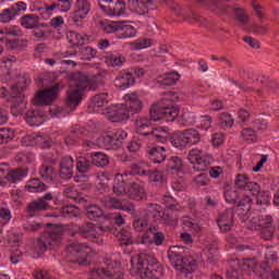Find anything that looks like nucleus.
Wrapping results in <instances>:
<instances>
[{
  "label": "nucleus",
  "mask_w": 279,
  "mask_h": 279,
  "mask_svg": "<svg viewBox=\"0 0 279 279\" xmlns=\"http://www.w3.org/2000/svg\"><path fill=\"white\" fill-rule=\"evenodd\" d=\"M180 114V109L170 108L162 105V102H156L150 107L149 117H140L135 121L136 132L140 136L144 138H149V141H156V143H167L169 141V129L168 128H156L151 131H145L147 128H151V123L156 121H165L166 123H173Z\"/></svg>",
  "instance_id": "nucleus-1"
},
{
  "label": "nucleus",
  "mask_w": 279,
  "mask_h": 279,
  "mask_svg": "<svg viewBox=\"0 0 279 279\" xmlns=\"http://www.w3.org/2000/svg\"><path fill=\"white\" fill-rule=\"evenodd\" d=\"M131 267L136 274L140 271L143 278L148 279H160L165 274L156 257L147 253H141L131 258Z\"/></svg>",
  "instance_id": "nucleus-2"
},
{
  "label": "nucleus",
  "mask_w": 279,
  "mask_h": 279,
  "mask_svg": "<svg viewBox=\"0 0 279 279\" xmlns=\"http://www.w3.org/2000/svg\"><path fill=\"white\" fill-rule=\"evenodd\" d=\"M69 80L70 89L68 90L66 107L73 111L76 106H80L82 95L86 90V75L82 72H76L71 74Z\"/></svg>",
  "instance_id": "nucleus-3"
},
{
  "label": "nucleus",
  "mask_w": 279,
  "mask_h": 279,
  "mask_svg": "<svg viewBox=\"0 0 279 279\" xmlns=\"http://www.w3.org/2000/svg\"><path fill=\"white\" fill-rule=\"evenodd\" d=\"M184 248L180 246H171L168 250V258L172 263V267L181 274H193L197 269V262L193 257L186 258L182 254Z\"/></svg>",
  "instance_id": "nucleus-4"
},
{
  "label": "nucleus",
  "mask_w": 279,
  "mask_h": 279,
  "mask_svg": "<svg viewBox=\"0 0 279 279\" xmlns=\"http://www.w3.org/2000/svg\"><path fill=\"white\" fill-rule=\"evenodd\" d=\"M62 228L53 226L51 229L44 232V234L38 238L33 246V254L37 257L43 256L49 247H56L62 239Z\"/></svg>",
  "instance_id": "nucleus-5"
},
{
  "label": "nucleus",
  "mask_w": 279,
  "mask_h": 279,
  "mask_svg": "<svg viewBox=\"0 0 279 279\" xmlns=\"http://www.w3.org/2000/svg\"><path fill=\"white\" fill-rule=\"evenodd\" d=\"M187 160L191 162V165H194L192 169L196 172L208 171L213 162H215L213 156L204 154V151L199 148H193L190 150Z\"/></svg>",
  "instance_id": "nucleus-6"
},
{
  "label": "nucleus",
  "mask_w": 279,
  "mask_h": 279,
  "mask_svg": "<svg viewBox=\"0 0 279 279\" xmlns=\"http://www.w3.org/2000/svg\"><path fill=\"white\" fill-rule=\"evenodd\" d=\"M66 262L72 265H84L88 260V247L77 242L70 243L66 248Z\"/></svg>",
  "instance_id": "nucleus-7"
},
{
  "label": "nucleus",
  "mask_w": 279,
  "mask_h": 279,
  "mask_svg": "<svg viewBox=\"0 0 279 279\" xmlns=\"http://www.w3.org/2000/svg\"><path fill=\"white\" fill-rule=\"evenodd\" d=\"M124 101L125 104H121V106L124 109V113L128 114V119L134 117V114H138L143 110V101L137 93L124 95Z\"/></svg>",
  "instance_id": "nucleus-8"
},
{
  "label": "nucleus",
  "mask_w": 279,
  "mask_h": 279,
  "mask_svg": "<svg viewBox=\"0 0 279 279\" xmlns=\"http://www.w3.org/2000/svg\"><path fill=\"white\" fill-rule=\"evenodd\" d=\"M60 90H62V84L60 83H54L48 89L41 90L35 97V106H49L50 104H53V99L58 97Z\"/></svg>",
  "instance_id": "nucleus-9"
},
{
  "label": "nucleus",
  "mask_w": 279,
  "mask_h": 279,
  "mask_svg": "<svg viewBox=\"0 0 279 279\" xmlns=\"http://www.w3.org/2000/svg\"><path fill=\"white\" fill-rule=\"evenodd\" d=\"M131 175H143L144 178H148L149 182H154L155 184H162L165 182V178L162 177V172L158 170H149L145 169L138 165H133L130 168Z\"/></svg>",
  "instance_id": "nucleus-10"
},
{
  "label": "nucleus",
  "mask_w": 279,
  "mask_h": 279,
  "mask_svg": "<svg viewBox=\"0 0 279 279\" xmlns=\"http://www.w3.org/2000/svg\"><path fill=\"white\" fill-rule=\"evenodd\" d=\"M128 138V133L123 130H119L109 135H105L100 138L104 147L107 149H119L123 145V141Z\"/></svg>",
  "instance_id": "nucleus-11"
},
{
  "label": "nucleus",
  "mask_w": 279,
  "mask_h": 279,
  "mask_svg": "<svg viewBox=\"0 0 279 279\" xmlns=\"http://www.w3.org/2000/svg\"><path fill=\"white\" fill-rule=\"evenodd\" d=\"M274 263H278V251H276L274 246H267L265 252V262L260 266L265 274L260 275V278L269 277V274H271V267H274Z\"/></svg>",
  "instance_id": "nucleus-12"
},
{
  "label": "nucleus",
  "mask_w": 279,
  "mask_h": 279,
  "mask_svg": "<svg viewBox=\"0 0 279 279\" xmlns=\"http://www.w3.org/2000/svg\"><path fill=\"white\" fill-rule=\"evenodd\" d=\"M217 223L218 228L222 232H230L232 230V227L234 226V209L228 208L226 211L220 214Z\"/></svg>",
  "instance_id": "nucleus-13"
},
{
  "label": "nucleus",
  "mask_w": 279,
  "mask_h": 279,
  "mask_svg": "<svg viewBox=\"0 0 279 279\" xmlns=\"http://www.w3.org/2000/svg\"><path fill=\"white\" fill-rule=\"evenodd\" d=\"M136 174H131L130 170L129 173L121 175V179H117L113 184V193L116 195H126L128 189H130L132 184V178Z\"/></svg>",
  "instance_id": "nucleus-14"
},
{
  "label": "nucleus",
  "mask_w": 279,
  "mask_h": 279,
  "mask_svg": "<svg viewBox=\"0 0 279 279\" xmlns=\"http://www.w3.org/2000/svg\"><path fill=\"white\" fill-rule=\"evenodd\" d=\"M247 189H250V192L254 197H256V204L257 206H267L269 205V191H262L260 185L258 183H250L247 185Z\"/></svg>",
  "instance_id": "nucleus-15"
},
{
  "label": "nucleus",
  "mask_w": 279,
  "mask_h": 279,
  "mask_svg": "<svg viewBox=\"0 0 279 279\" xmlns=\"http://www.w3.org/2000/svg\"><path fill=\"white\" fill-rule=\"evenodd\" d=\"M106 119L112 123H119L121 121H128V113L122 105L110 107L106 111Z\"/></svg>",
  "instance_id": "nucleus-16"
},
{
  "label": "nucleus",
  "mask_w": 279,
  "mask_h": 279,
  "mask_svg": "<svg viewBox=\"0 0 279 279\" xmlns=\"http://www.w3.org/2000/svg\"><path fill=\"white\" fill-rule=\"evenodd\" d=\"M29 84H32V77L29 76V74H20L16 77V83L11 86L13 97L19 98V95H21V93L25 90L29 86Z\"/></svg>",
  "instance_id": "nucleus-17"
},
{
  "label": "nucleus",
  "mask_w": 279,
  "mask_h": 279,
  "mask_svg": "<svg viewBox=\"0 0 279 279\" xmlns=\"http://www.w3.org/2000/svg\"><path fill=\"white\" fill-rule=\"evenodd\" d=\"M75 169V160L73 157H63L60 161V175L63 180H71Z\"/></svg>",
  "instance_id": "nucleus-18"
},
{
  "label": "nucleus",
  "mask_w": 279,
  "mask_h": 279,
  "mask_svg": "<svg viewBox=\"0 0 279 279\" xmlns=\"http://www.w3.org/2000/svg\"><path fill=\"white\" fill-rule=\"evenodd\" d=\"M254 204V199L250 196H243L238 203V213H240L242 221H246L250 219V210H252V206Z\"/></svg>",
  "instance_id": "nucleus-19"
},
{
  "label": "nucleus",
  "mask_w": 279,
  "mask_h": 279,
  "mask_svg": "<svg viewBox=\"0 0 279 279\" xmlns=\"http://www.w3.org/2000/svg\"><path fill=\"white\" fill-rule=\"evenodd\" d=\"M136 83V80L134 76H132V73L130 72H121L116 77L114 84L118 88H121V90H125V88H130V86H134Z\"/></svg>",
  "instance_id": "nucleus-20"
},
{
  "label": "nucleus",
  "mask_w": 279,
  "mask_h": 279,
  "mask_svg": "<svg viewBox=\"0 0 279 279\" xmlns=\"http://www.w3.org/2000/svg\"><path fill=\"white\" fill-rule=\"evenodd\" d=\"M125 1L116 0L111 5L102 7L105 14L108 16H121V14H125Z\"/></svg>",
  "instance_id": "nucleus-21"
},
{
  "label": "nucleus",
  "mask_w": 279,
  "mask_h": 279,
  "mask_svg": "<svg viewBox=\"0 0 279 279\" xmlns=\"http://www.w3.org/2000/svg\"><path fill=\"white\" fill-rule=\"evenodd\" d=\"M49 208H51L49 203L43 201V198H37L27 204L26 213H29L27 217H34V213H43L49 210Z\"/></svg>",
  "instance_id": "nucleus-22"
},
{
  "label": "nucleus",
  "mask_w": 279,
  "mask_h": 279,
  "mask_svg": "<svg viewBox=\"0 0 279 279\" xmlns=\"http://www.w3.org/2000/svg\"><path fill=\"white\" fill-rule=\"evenodd\" d=\"M147 154L149 160L154 162V165H160L161 162H165V159L167 158V150L162 146L149 148Z\"/></svg>",
  "instance_id": "nucleus-23"
},
{
  "label": "nucleus",
  "mask_w": 279,
  "mask_h": 279,
  "mask_svg": "<svg viewBox=\"0 0 279 279\" xmlns=\"http://www.w3.org/2000/svg\"><path fill=\"white\" fill-rule=\"evenodd\" d=\"M106 104H108V94H96L94 97L90 98V101L88 104V110L89 112H98L99 108H104Z\"/></svg>",
  "instance_id": "nucleus-24"
},
{
  "label": "nucleus",
  "mask_w": 279,
  "mask_h": 279,
  "mask_svg": "<svg viewBox=\"0 0 279 279\" xmlns=\"http://www.w3.org/2000/svg\"><path fill=\"white\" fill-rule=\"evenodd\" d=\"M45 113L40 111V109H29L26 112V122L29 123L31 126L43 125V118Z\"/></svg>",
  "instance_id": "nucleus-25"
},
{
  "label": "nucleus",
  "mask_w": 279,
  "mask_h": 279,
  "mask_svg": "<svg viewBox=\"0 0 279 279\" xmlns=\"http://www.w3.org/2000/svg\"><path fill=\"white\" fill-rule=\"evenodd\" d=\"M85 215L90 221H97V219H102V217H106L104 209L96 204L85 206Z\"/></svg>",
  "instance_id": "nucleus-26"
},
{
  "label": "nucleus",
  "mask_w": 279,
  "mask_h": 279,
  "mask_svg": "<svg viewBox=\"0 0 279 279\" xmlns=\"http://www.w3.org/2000/svg\"><path fill=\"white\" fill-rule=\"evenodd\" d=\"M49 186L41 182L40 179L34 178L28 180L27 184L25 185V191H28V193H45Z\"/></svg>",
  "instance_id": "nucleus-27"
},
{
  "label": "nucleus",
  "mask_w": 279,
  "mask_h": 279,
  "mask_svg": "<svg viewBox=\"0 0 279 279\" xmlns=\"http://www.w3.org/2000/svg\"><path fill=\"white\" fill-rule=\"evenodd\" d=\"M169 141L172 147H175L177 149H186V147H189V143L186 142V135H184V131H180L172 134Z\"/></svg>",
  "instance_id": "nucleus-28"
},
{
  "label": "nucleus",
  "mask_w": 279,
  "mask_h": 279,
  "mask_svg": "<svg viewBox=\"0 0 279 279\" xmlns=\"http://www.w3.org/2000/svg\"><path fill=\"white\" fill-rule=\"evenodd\" d=\"M129 197L135 202H141L145 199V187L132 179L131 191L129 192Z\"/></svg>",
  "instance_id": "nucleus-29"
},
{
  "label": "nucleus",
  "mask_w": 279,
  "mask_h": 279,
  "mask_svg": "<svg viewBox=\"0 0 279 279\" xmlns=\"http://www.w3.org/2000/svg\"><path fill=\"white\" fill-rule=\"evenodd\" d=\"M39 21L40 17L37 14H26L21 17L20 23L25 29H34L38 27Z\"/></svg>",
  "instance_id": "nucleus-30"
},
{
  "label": "nucleus",
  "mask_w": 279,
  "mask_h": 279,
  "mask_svg": "<svg viewBox=\"0 0 279 279\" xmlns=\"http://www.w3.org/2000/svg\"><path fill=\"white\" fill-rule=\"evenodd\" d=\"M229 12H234V19L238 21L240 27L250 23V15L245 9L230 7Z\"/></svg>",
  "instance_id": "nucleus-31"
},
{
  "label": "nucleus",
  "mask_w": 279,
  "mask_h": 279,
  "mask_svg": "<svg viewBox=\"0 0 279 279\" xmlns=\"http://www.w3.org/2000/svg\"><path fill=\"white\" fill-rule=\"evenodd\" d=\"M184 162L180 157H171L166 163L167 173H180L182 171Z\"/></svg>",
  "instance_id": "nucleus-32"
},
{
  "label": "nucleus",
  "mask_w": 279,
  "mask_h": 279,
  "mask_svg": "<svg viewBox=\"0 0 279 279\" xmlns=\"http://www.w3.org/2000/svg\"><path fill=\"white\" fill-rule=\"evenodd\" d=\"M93 274L98 276V278H111V279H123V272L121 270L119 271H112L108 270L106 268H96L93 270Z\"/></svg>",
  "instance_id": "nucleus-33"
},
{
  "label": "nucleus",
  "mask_w": 279,
  "mask_h": 279,
  "mask_svg": "<svg viewBox=\"0 0 279 279\" xmlns=\"http://www.w3.org/2000/svg\"><path fill=\"white\" fill-rule=\"evenodd\" d=\"M88 12H90V3L88 0H76V10L72 14L80 16V19H84L85 16H88Z\"/></svg>",
  "instance_id": "nucleus-34"
},
{
  "label": "nucleus",
  "mask_w": 279,
  "mask_h": 279,
  "mask_svg": "<svg viewBox=\"0 0 279 279\" xmlns=\"http://www.w3.org/2000/svg\"><path fill=\"white\" fill-rule=\"evenodd\" d=\"M92 163L95 167L104 169V167H108V165H110V158L106 153H94L92 154Z\"/></svg>",
  "instance_id": "nucleus-35"
},
{
  "label": "nucleus",
  "mask_w": 279,
  "mask_h": 279,
  "mask_svg": "<svg viewBox=\"0 0 279 279\" xmlns=\"http://www.w3.org/2000/svg\"><path fill=\"white\" fill-rule=\"evenodd\" d=\"M66 37H68L69 43L71 45H73L74 47H80V46L84 45L86 43V40H88V36L81 35L75 31H69Z\"/></svg>",
  "instance_id": "nucleus-36"
},
{
  "label": "nucleus",
  "mask_w": 279,
  "mask_h": 279,
  "mask_svg": "<svg viewBox=\"0 0 279 279\" xmlns=\"http://www.w3.org/2000/svg\"><path fill=\"white\" fill-rule=\"evenodd\" d=\"M259 82L264 90H266L268 95H274V93H279V84L276 81H271L267 76H262V78H259Z\"/></svg>",
  "instance_id": "nucleus-37"
},
{
  "label": "nucleus",
  "mask_w": 279,
  "mask_h": 279,
  "mask_svg": "<svg viewBox=\"0 0 279 279\" xmlns=\"http://www.w3.org/2000/svg\"><path fill=\"white\" fill-rule=\"evenodd\" d=\"M183 134L185 135V141L189 145H197L202 141V134L199 131L195 129H187L183 131Z\"/></svg>",
  "instance_id": "nucleus-38"
},
{
  "label": "nucleus",
  "mask_w": 279,
  "mask_h": 279,
  "mask_svg": "<svg viewBox=\"0 0 279 279\" xmlns=\"http://www.w3.org/2000/svg\"><path fill=\"white\" fill-rule=\"evenodd\" d=\"M60 216L63 219H73V217H80V207L75 205H66L60 208Z\"/></svg>",
  "instance_id": "nucleus-39"
},
{
  "label": "nucleus",
  "mask_w": 279,
  "mask_h": 279,
  "mask_svg": "<svg viewBox=\"0 0 279 279\" xmlns=\"http://www.w3.org/2000/svg\"><path fill=\"white\" fill-rule=\"evenodd\" d=\"M76 169L78 173H89L93 170V161L86 157H77Z\"/></svg>",
  "instance_id": "nucleus-40"
},
{
  "label": "nucleus",
  "mask_w": 279,
  "mask_h": 279,
  "mask_svg": "<svg viewBox=\"0 0 279 279\" xmlns=\"http://www.w3.org/2000/svg\"><path fill=\"white\" fill-rule=\"evenodd\" d=\"M120 32H122V34H119L118 38H134L137 34L135 27L130 24H125V22H121Z\"/></svg>",
  "instance_id": "nucleus-41"
},
{
  "label": "nucleus",
  "mask_w": 279,
  "mask_h": 279,
  "mask_svg": "<svg viewBox=\"0 0 279 279\" xmlns=\"http://www.w3.org/2000/svg\"><path fill=\"white\" fill-rule=\"evenodd\" d=\"M39 175L45 182H48V184H50V182H53V166H49L47 163L41 165L39 169Z\"/></svg>",
  "instance_id": "nucleus-42"
},
{
  "label": "nucleus",
  "mask_w": 279,
  "mask_h": 279,
  "mask_svg": "<svg viewBox=\"0 0 279 279\" xmlns=\"http://www.w3.org/2000/svg\"><path fill=\"white\" fill-rule=\"evenodd\" d=\"M37 145L44 150L56 149V143L48 135H38Z\"/></svg>",
  "instance_id": "nucleus-43"
},
{
  "label": "nucleus",
  "mask_w": 279,
  "mask_h": 279,
  "mask_svg": "<svg viewBox=\"0 0 279 279\" xmlns=\"http://www.w3.org/2000/svg\"><path fill=\"white\" fill-rule=\"evenodd\" d=\"M100 27L105 34H114L121 32V21L118 22H100Z\"/></svg>",
  "instance_id": "nucleus-44"
},
{
  "label": "nucleus",
  "mask_w": 279,
  "mask_h": 279,
  "mask_svg": "<svg viewBox=\"0 0 279 279\" xmlns=\"http://www.w3.org/2000/svg\"><path fill=\"white\" fill-rule=\"evenodd\" d=\"M118 239L120 241V245L134 244V238L132 236V231H130V229H122L118 234Z\"/></svg>",
  "instance_id": "nucleus-45"
},
{
  "label": "nucleus",
  "mask_w": 279,
  "mask_h": 279,
  "mask_svg": "<svg viewBox=\"0 0 279 279\" xmlns=\"http://www.w3.org/2000/svg\"><path fill=\"white\" fill-rule=\"evenodd\" d=\"M219 128L222 130H230L234 125V118L230 113H221L218 120Z\"/></svg>",
  "instance_id": "nucleus-46"
},
{
  "label": "nucleus",
  "mask_w": 279,
  "mask_h": 279,
  "mask_svg": "<svg viewBox=\"0 0 279 279\" xmlns=\"http://www.w3.org/2000/svg\"><path fill=\"white\" fill-rule=\"evenodd\" d=\"M78 232L85 239H95V225H93V222H86L78 228Z\"/></svg>",
  "instance_id": "nucleus-47"
},
{
  "label": "nucleus",
  "mask_w": 279,
  "mask_h": 279,
  "mask_svg": "<svg viewBox=\"0 0 279 279\" xmlns=\"http://www.w3.org/2000/svg\"><path fill=\"white\" fill-rule=\"evenodd\" d=\"M16 19V9L8 8L3 9L0 13V23H10Z\"/></svg>",
  "instance_id": "nucleus-48"
},
{
  "label": "nucleus",
  "mask_w": 279,
  "mask_h": 279,
  "mask_svg": "<svg viewBox=\"0 0 279 279\" xmlns=\"http://www.w3.org/2000/svg\"><path fill=\"white\" fill-rule=\"evenodd\" d=\"M180 81V74H178L177 72H172L169 74H166L165 77L159 81L160 86H173L175 84H178V82Z\"/></svg>",
  "instance_id": "nucleus-49"
},
{
  "label": "nucleus",
  "mask_w": 279,
  "mask_h": 279,
  "mask_svg": "<svg viewBox=\"0 0 279 279\" xmlns=\"http://www.w3.org/2000/svg\"><path fill=\"white\" fill-rule=\"evenodd\" d=\"M250 184H257L256 182H250V177L247 174H236L235 185L238 189H244V191H250L247 186Z\"/></svg>",
  "instance_id": "nucleus-50"
},
{
  "label": "nucleus",
  "mask_w": 279,
  "mask_h": 279,
  "mask_svg": "<svg viewBox=\"0 0 279 279\" xmlns=\"http://www.w3.org/2000/svg\"><path fill=\"white\" fill-rule=\"evenodd\" d=\"M156 0H146L140 1L136 13L137 14H148L150 10H156V4H154Z\"/></svg>",
  "instance_id": "nucleus-51"
},
{
  "label": "nucleus",
  "mask_w": 279,
  "mask_h": 279,
  "mask_svg": "<svg viewBox=\"0 0 279 279\" xmlns=\"http://www.w3.org/2000/svg\"><path fill=\"white\" fill-rule=\"evenodd\" d=\"M59 158L60 155L56 148H52L51 151H46L43 154L44 162H47L48 165H58Z\"/></svg>",
  "instance_id": "nucleus-52"
},
{
  "label": "nucleus",
  "mask_w": 279,
  "mask_h": 279,
  "mask_svg": "<svg viewBox=\"0 0 279 279\" xmlns=\"http://www.w3.org/2000/svg\"><path fill=\"white\" fill-rule=\"evenodd\" d=\"M166 101H182V94L178 92H166L165 98H162L158 104H162V106H167L168 108H177L173 106L165 105Z\"/></svg>",
  "instance_id": "nucleus-53"
},
{
  "label": "nucleus",
  "mask_w": 279,
  "mask_h": 279,
  "mask_svg": "<svg viewBox=\"0 0 279 279\" xmlns=\"http://www.w3.org/2000/svg\"><path fill=\"white\" fill-rule=\"evenodd\" d=\"M14 141V130L10 128L0 129V145Z\"/></svg>",
  "instance_id": "nucleus-54"
},
{
  "label": "nucleus",
  "mask_w": 279,
  "mask_h": 279,
  "mask_svg": "<svg viewBox=\"0 0 279 279\" xmlns=\"http://www.w3.org/2000/svg\"><path fill=\"white\" fill-rule=\"evenodd\" d=\"M163 204L166 206L167 209L173 211H178V210H181V206L180 204L178 203V201L175 198H173V196L171 195H165L163 196Z\"/></svg>",
  "instance_id": "nucleus-55"
},
{
  "label": "nucleus",
  "mask_w": 279,
  "mask_h": 279,
  "mask_svg": "<svg viewBox=\"0 0 279 279\" xmlns=\"http://www.w3.org/2000/svg\"><path fill=\"white\" fill-rule=\"evenodd\" d=\"M104 86L101 83V75L95 76L92 81L86 76V88L89 90H99Z\"/></svg>",
  "instance_id": "nucleus-56"
},
{
  "label": "nucleus",
  "mask_w": 279,
  "mask_h": 279,
  "mask_svg": "<svg viewBox=\"0 0 279 279\" xmlns=\"http://www.w3.org/2000/svg\"><path fill=\"white\" fill-rule=\"evenodd\" d=\"M149 226V220L134 216L133 228L136 232H143Z\"/></svg>",
  "instance_id": "nucleus-57"
},
{
  "label": "nucleus",
  "mask_w": 279,
  "mask_h": 279,
  "mask_svg": "<svg viewBox=\"0 0 279 279\" xmlns=\"http://www.w3.org/2000/svg\"><path fill=\"white\" fill-rule=\"evenodd\" d=\"M81 60H93L97 56V50L93 47L87 46L80 49Z\"/></svg>",
  "instance_id": "nucleus-58"
},
{
  "label": "nucleus",
  "mask_w": 279,
  "mask_h": 279,
  "mask_svg": "<svg viewBox=\"0 0 279 279\" xmlns=\"http://www.w3.org/2000/svg\"><path fill=\"white\" fill-rule=\"evenodd\" d=\"M239 191L234 189H229L225 191V199L228 204H236V202H239Z\"/></svg>",
  "instance_id": "nucleus-59"
},
{
  "label": "nucleus",
  "mask_w": 279,
  "mask_h": 279,
  "mask_svg": "<svg viewBox=\"0 0 279 279\" xmlns=\"http://www.w3.org/2000/svg\"><path fill=\"white\" fill-rule=\"evenodd\" d=\"M276 228H274V225H270L268 227H264L259 229V236L264 239V241H271L274 239V232Z\"/></svg>",
  "instance_id": "nucleus-60"
},
{
  "label": "nucleus",
  "mask_w": 279,
  "mask_h": 279,
  "mask_svg": "<svg viewBox=\"0 0 279 279\" xmlns=\"http://www.w3.org/2000/svg\"><path fill=\"white\" fill-rule=\"evenodd\" d=\"M10 219H12V213L9 208L2 207L0 208V227L8 226L10 223Z\"/></svg>",
  "instance_id": "nucleus-61"
},
{
  "label": "nucleus",
  "mask_w": 279,
  "mask_h": 279,
  "mask_svg": "<svg viewBox=\"0 0 279 279\" xmlns=\"http://www.w3.org/2000/svg\"><path fill=\"white\" fill-rule=\"evenodd\" d=\"M161 207L158 204H148L146 207V215L148 217H154V219H158L160 217Z\"/></svg>",
  "instance_id": "nucleus-62"
},
{
  "label": "nucleus",
  "mask_w": 279,
  "mask_h": 279,
  "mask_svg": "<svg viewBox=\"0 0 279 279\" xmlns=\"http://www.w3.org/2000/svg\"><path fill=\"white\" fill-rule=\"evenodd\" d=\"M210 182V178H208V173L202 172L194 178V183L196 186H208Z\"/></svg>",
  "instance_id": "nucleus-63"
},
{
  "label": "nucleus",
  "mask_w": 279,
  "mask_h": 279,
  "mask_svg": "<svg viewBox=\"0 0 279 279\" xmlns=\"http://www.w3.org/2000/svg\"><path fill=\"white\" fill-rule=\"evenodd\" d=\"M242 136L245 141H256V131L253 128H246L242 130Z\"/></svg>",
  "instance_id": "nucleus-64"
}]
</instances>
